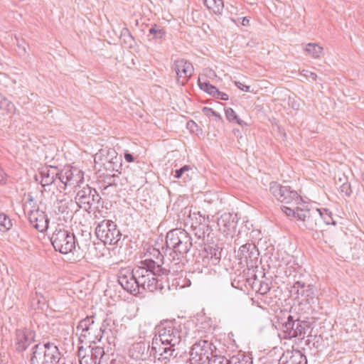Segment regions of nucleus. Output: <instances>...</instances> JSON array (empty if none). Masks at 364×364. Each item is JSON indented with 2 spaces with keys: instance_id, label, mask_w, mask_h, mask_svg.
I'll use <instances>...</instances> for the list:
<instances>
[{
  "instance_id": "nucleus-1",
  "label": "nucleus",
  "mask_w": 364,
  "mask_h": 364,
  "mask_svg": "<svg viewBox=\"0 0 364 364\" xmlns=\"http://www.w3.org/2000/svg\"><path fill=\"white\" fill-rule=\"evenodd\" d=\"M156 260L146 259L139 262L132 269H121L118 274V282L122 287L132 294H143L144 291L154 292L164 289L162 276H166L172 269L163 267L164 257L159 250L153 249Z\"/></svg>"
},
{
  "instance_id": "nucleus-2",
  "label": "nucleus",
  "mask_w": 364,
  "mask_h": 364,
  "mask_svg": "<svg viewBox=\"0 0 364 364\" xmlns=\"http://www.w3.org/2000/svg\"><path fill=\"white\" fill-rule=\"evenodd\" d=\"M186 333L181 331V326L173 323H162L158 328V333L152 340L150 355L161 363L166 364L171 358H175L180 350L182 339Z\"/></svg>"
},
{
  "instance_id": "nucleus-3",
  "label": "nucleus",
  "mask_w": 364,
  "mask_h": 364,
  "mask_svg": "<svg viewBox=\"0 0 364 364\" xmlns=\"http://www.w3.org/2000/svg\"><path fill=\"white\" fill-rule=\"evenodd\" d=\"M166 244L171 252L164 262L172 269L173 272L181 270L182 260L192 247V239L183 229L176 228L166 234Z\"/></svg>"
},
{
  "instance_id": "nucleus-4",
  "label": "nucleus",
  "mask_w": 364,
  "mask_h": 364,
  "mask_svg": "<svg viewBox=\"0 0 364 364\" xmlns=\"http://www.w3.org/2000/svg\"><path fill=\"white\" fill-rule=\"evenodd\" d=\"M95 166L99 165L100 167L103 166L104 169L107 171V176L112 178L118 176L121 173L122 159L118 156L117 151L112 148H106L100 149L95 156Z\"/></svg>"
},
{
  "instance_id": "nucleus-5",
  "label": "nucleus",
  "mask_w": 364,
  "mask_h": 364,
  "mask_svg": "<svg viewBox=\"0 0 364 364\" xmlns=\"http://www.w3.org/2000/svg\"><path fill=\"white\" fill-rule=\"evenodd\" d=\"M50 242L55 251L66 255L76 247L77 240L73 232L58 225L50 237Z\"/></svg>"
},
{
  "instance_id": "nucleus-6",
  "label": "nucleus",
  "mask_w": 364,
  "mask_h": 364,
  "mask_svg": "<svg viewBox=\"0 0 364 364\" xmlns=\"http://www.w3.org/2000/svg\"><path fill=\"white\" fill-rule=\"evenodd\" d=\"M311 328V323L301 320L300 317L289 315L287 320L282 323L281 336L284 339L303 338Z\"/></svg>"
},
{
  "instance_id": "nucleus-7",
  "label": "nucleus",
  "mask_w": 364,
  "mask_h": 364,
  "mask_svg": "<svg viewBox=\"0 0 364 364\" xmlns=\"http://www.w3.org/2000/svg\"><path fill=\"white\" fill-rule=\"evenodd\" d=\"M97 237L105 245H115L122 237L117 225L112 220H103L95 228Z\"/></svg>"
},
{
  "instance_id": "nucleus-8",
  "label": "nucleus",
  "mask_w": 364,
  "mask_h": 364,
  "mask_svg": "<svg viewBox=\"0 0 364 364\" xmlns=\"http://www.w3.org/2000/svg\"><path fill=\"white\" fill-rule=\"evenodd\" d=\"M269 191L281 203L299 205L302 200L301 197L296 191L291 190L289 186H282L276 181L269 183Z\"/></svg>"
},
{
  "instance_id": "nucleus-9",
  "label": "nucleus",
  "mask_w": 364,
  "mask_h": 364,
  "mask_svg": "<svg viewBox=\"0 0 364 364\" xmlns=\"http://www.w3.org/2000/svg\"><path fill=\"white\" fill-rule=\"evenodd\" d=\"M212 343L205 340H200L193 345L190 351L191 364H206L213 355Z\"/></svg>"
},
{
  "instance_id": "nucleus-10",
  "label": "nucleus",
  "mask_w": 364,
  "mask_h": 364,
  "mask_svg": "<svg viewBox=\"0 0 364 364\" xmlns=\"http://www.w3.org/2000/svg\"><path fill=\"white\" fill-rule=\"evenodd\" d=\"M191 220V229L196 237L198 239L209 237L212 232L209 216L203 215L198 212L193 213Z\"/></svg>"
},
{
  "instance_id": "nucleus-11",
  "label": "nucleus",
  "mask_w": 364,
  "mask_h": 364,
  "mask_svg": "<svg viewBox=\"0 0 364 364\" xmlns=\"http://www.w3.org/2000/svg\"><path fill=\"white\" fill-rule=\"evenodd\" d=\"M80 364H101V359L105 355V350L101 346H89L85 348L80 346L77 351Z\"/></svg>"
},
{
  "instance_id": "nucleus-12",
  "label": "nucleus",
  "mask_w": 364,
  "mask_h": 364,
  "mask_svg": "<svg viewBox=\"0 0 364 364\" xmlns=\"http://www.w3.org/2000/svg\"><path fill=\"white\" fill-rule=\"evenodd\" d=\"M59 181L65 187H80L84 182V173L77 168H65L60 171Z\"/></svg>"
},
{
  "instance_id": "nucleus-13",
  "label": "nucleus",
  "mask_w": 364,
  "mask_h": 364,
  "mask_svg": "<svg viewBox=\"0 0 364 364\" xmlns=\"http://www.w3.org/2000/svg\"><path fill=\"white\" fill-rule=\"evenodd\" d=\"M76 203L81 208L87 209L95 203H100L101 197L95 189L88 185L77 192L75 198Z\"/></svg>"
},
{
  "instance_id": "nucleus-14",
  "label": "nucleus",
  "mask_w": 364,
  "mask_h": 364,
  "mask_svg": "<svg viewBox=\"0 0 364 364\" xmlns=\"http://www.w3.org/2000/svg\"><path fill=\"white\" fill-rule=\"evenodd\" d=\"M297 219L302 221L303 225L311 231L316 232L321 227V215L318 209L299 210Z\"/></svg>"
},
{
  "instance_id": "nucleus-15",
  "label": "nucleus",
  "mask_w": 364,
  "mask_h": 364,
  "mask_svg": "<svg viewBox=\"0 0 364 364\" xmlns=\"http://www.w3.org/2000/svg\"><path fill=\"white\" fill-rule=\"evenodd\" d=\"M176 74L177 82L184 85L193 73V66L188 60L180 58L174 60L172 67Z\"/></svg>"
},
{
  "instance_id": "nucleus-16",
  "label": "nucleus",
  "mask_w": 364,
  "mask_h": 364,
  "mask_svg": "<svg viewBox=\"0 0 364 364\" xmlns=\"http://www.w3.org/2000/svg\"><path fill=\"white\" fill-rule=\"evenodd\" d=\"M290 291L296 296V298L299 300L301 304H309L315 298L314 287L310 284H306L301 281L296 282L291 287Z\"/></svg>"
},
{
  "instance_id": "nucleus-17",
  "label": "nucleus",
  "mask_w": 364,
  "mask_h": 364,
  "mask_svg": "<svg viewBox=\"0 0 364 364\" xmlns=\"http://www.w3.org/2000/svg\"><path fill=\"white\" fill-rule=\"evenodd\" d=\"M217 224L219 231L226 237H233L237 228L236 215L230 213H224L218 218Z\"/></svg>"
},
{
  "instance_id": "nucleus-18",
  "label": "nucleus",
  "mask_w": 364,
  "mask_h": 364,
  "mask_svg": "<svg viewBox=\"0 0 364 364\" xmlns=\"http://www.w3.org/2000/svg\"><path fill=\"white\" fill-rule=\"evenodd\" d=\"M36 332L28 328L16 331L15 345L18 352H23L36 341Z\"/></svg>"
},
{
  "instance_id": "nucleus-19",
  "label": "nucleus",
  "mask_w": 364,
  "mask_h": 364,
  "mask_svg": "<svg viewBox=\"0 0 364 364\" xmlns=\"http://www.w3.org/2000/svg\"><path fill=\"white\" fill-rule=\"evenodd\" d=\"M28 220L31 225L41 232H44L48 228L49 220L45 212L41 210L38 207L29 210Z\"/></svg>"
},
{
  "instance_id": "nucleus-20",
  "label": "nucleus",
  "mask_w": 364,
  "mask_h": 364,
  "mask_svg": "<svg viewBox=\"0 0 364 364\" xmlns=\"http://www.w3.org/2000/svg\"><path fill=\"white\" fill-rule=\"evenodd\" d=\"M259 251L255 244L246 243L242 245L237 252L238 258L245 262L247 265L255 263L259 256Z\"/></svg>"
},
{
  "instance_id": "nucleus-21",
  "label": "nucleus",
  "mask_w": 364,
  "mask_h": 364,
  "mask_svg": "<svg viewBox=\"0 0 364 364\" xmlns=\"http://www.w3.org/2000/svg\"><path fill=\"white\" fill-rule=\"evenodd\" d=\"M221 253L218 248L205 247L200 253L199 258L202 259V264L204 267L217 264L220 259Z\"/></svg>"
},
{
  "instance_id": "nucleus-22",
  "label": "nucleus",
  "mask_w": 364,
  "mask_h": 364,
  "mask_svg": "<svg viewBox=\"0 0 364 364\" xmlns=\"http://www.w3.org/2000/svg\"><path fill=\"white\" fill-rule=\"evenodd\" d=\"M279 364H307V359L300 350H287L280 357Z\"/></svg>"
},
{
  "instance_id": "nucleus-23",
  "label": "nucleus",
  "mask_w": 364,
  "mask_h": 364,
  "mask_svg": "<svg viewBox=\"0 0 364 364\" xmlns=\"http://www.w3.org/2000/svg\"><path fill=\"white\" fill-rule=\"evenodd\" d=\"M45 364H58L60 360L58 348L53 343H44Z\"/></svg>"
},
{
  "instance_id": "nucleus-24",
  "label": "nucleus",
  "mask_w": 364,
  "mask_h": 364,
  "mask_svg": "<svg viewBox=\"0 0 364 364\" xmlns=\"http://www.w3.org/2000/svg\"><path fill=\"white\" fill-rule=\"evenodd\" d=\"M59 173L60 172L55 166H50L49 168H46L42 170L41 172V183L42 186H46L54 183L56 178L59 179Z\"/></svg>"
},
{
  "instance_id": "nucleus-25",
  "label": "nucleus",
  "mask_w": 364,
  "mask_h": 364,
  "mask_svg": "<svg viewBox=\"0 0 364 364\" xmlns=\"http://www.w3.org/2000/svg\"><path fill=\"white\" fill-rule=\"evenodd\" d=\"M44 344H36L31 350L30 364H45Z\"/></svg>"
},
{
  "instance_id": "nucleus-26",
  "label": "nucleus",
  "mask_w": 364,
  "mask_h": 364,
  "mask_svg": "<svg viewBox=\"0 0 364 364\" xmlns=\"http://www.w3.org/2000/svg\"><path fill=\"white\" fill-rule=\"evenodd\" d=\"M207 9L215 15H220L223 11V0H202Z\"/></svg>"
},
{
  "instance_id": "nucleus-27",
  "label": "nucleus",
  "mask_w": 364,
  "mask_h": 364,
  "mask_svg": "<svg viewBox=\"0 0 364 364\" xmlns=\"http://www.w3.org/2000/svg\"><path fill=\"white\" fill-rule=\"evenodd\" d=\"M305 51L313 58H318L323 52V48L317 43H309L305 47Z\"/></svg>"
},
{
  "instance_id": "nucleus-28",
  "label": "nucleus",
  "mask_w": 364,
  "mask_h": 364,
  "mask_svg": "<svg viewBox=\"0 0 364 364\" xmlns=\"http://www.w3.org/2000/svg\"><path fill=\"white\" fill-rule=\"evenodd\" d=\"M46 304V299L43 295L36 291L31 299V306L34 309H43Z\"/></svg>"
},
{
  "instance_id": "nucleus-29",
  "label": "nucleus",
  "mask_w": 364,
  "mask_h": 364,
  "mask_svg": "<svg viewBox=\"0 0 364 364\" xmlns=\"http://www.w3.org/2000/svg\"><path fill=\"white\" fill-rule=\"evenodd\" d=\"M146 351V346L144 343H136L132 346V348L130 350L132 353V356L134 357L136 359H141L143 360L144 355Z\"/></svg>"
},
{
  "instance_id": "nucleus-30",
  "label": "nucleus",
  "mask_w": 364,
  "mask_h": 364,
  "mask_svg": "<svg viewBox=\"0 0 364 364\" xmlns=\"http://www.w3.org/2000/svg\"><path fill=\"white\" fill-rule=\"evenodd\" d=\"M198 85L202 90L206 92L212 96H215V92H218V88L216 87L211 85L208 81H202L200 77L198 78Z\"/></svg>"
},
{
  "instance_id": "nucleus-31",
  "label": "nucleus",
  "mask_w": 364,
  "mask_h": 364,
  "mask_svg": "<svg viewBox=\"0 0 364 364\" xmlns=\"http://www.w3.org/2000/svg\"><path fill=\"white\" fill-rule=\"evenodd\" d=\"M252 362L248 356L243 353H238L230 358V364H252Z\"/></svg>"
},
{
  "instance_id": "nucleus-32",
  "label": "nucleus",
  "mask_w": 364,
  "mask_h": 364,
  "mask_svg": "<svg viewBox=\"0 0 364 364\" xmlns=\"http://www.w3.org/2000/svg\"><path fill=\"white\" fill-rule=\"evenodd\" d=\"M0 109L6 110L9 113H13L15 112L16 107L12 102L5 97H1Z\"/></svg>"
},
{
  "instance_id": "nucleus-33",
  "label": "nucleus",
  "mask_w": 364,
  "mask_h": 364,
  "mask_svg": "<svg viewBox=\"0 0 364 364\" xmlns=\"http://www.w3.org/2000/svg\"><path fill=\"white\" fill-rule=\"evenodd\" d=\"M94 317L92 316H87L86 318L82 319L76 328L78 329H91L93 330V324H94Z\"/></svg>"
},
{
  "instance_id": "nucleus-34",
  "label": "nucleus",
  "mask_w": 364,
  "mask_h": 364,
  "mask_svg": "<svg viewBox=\"0 0 364 364\" xmlns=\"http://www.w3.org/2000/svg\"><path fill=\"white\" fill-rule=\"evenodd\" d=\"M93 330L85 328L78 329L76 328V334L78 336L79 341L82 343L85 341L88 340L89 342H92V336H90L91 331Z\"/></svg>"
},
{
  "instance_id": "nucleus-35",
  "label": "nucleus",
  "mask_w": 364,
  "mask_h": 364,
  "mask_svg": "<svg viewBox=\"0 0 364 364\" xmlns=\"http://www.w3.org/2000/svg\"><path fill=\"white\" fill-rule=\"evenodd\" d=\"M11 220L4 213H0V230L6 232L12 227Z\"/></svg>"
},
{
  "instance_id": "nucleus-36",
  "label": "nucleus",
  "mask_w": 364,
  "mask_h": 364,
  "mask_svg": "<svg viewBox=\"0 0 364 364\" xmlns=\"http://www.w3.org/2000/svg\"><path fill=\"white\" fill-rule=\"evenodd\" d=\"M321 215V224L323 222L326 225L334 224L331 213L327 209H318Z\"/></svg>"
},
{
  "instance_id": "nucleus-37",
  "label": "nucleus",
  "mask_w": 364,
  "mask_h": 364,
  "mask_svg": "<svg viewBox=\"0 0 364 364\" xmlns=\"http://www.w3.org/2000/svg\"><path fill=\"white\" fill-rule=\"evenodd\" d=\"M149 34H152L154 36L155 38L161 39L165 35V31L161 26L154 24L151 26V28L149 30Z\"/></svg>"
},
{
  "instance_id": "nucleus-38",
  "label": "nucleus",
  "mask_w": 364,
  "mask_h": 364,
  "mask_svg": "<svg viewBox=\"0 0 364 364\" xmlns=\"http://www.w3.org/2000/svg\"><path fill=\"white\" fill-rule=\"evenodd\" d=\"M292 207H287L284 206L282 208V211L289 217L293 216L297 218V213L299 210H303L298 207V205H291Z\"/></svg>"
},
{
  "instance_id": "nucleus-39",
  "label": "nucleus",
  "mask_w": 364,
  "mask_h": 364,
  "mask_svg": "<svg viewBox=\"0 0 364 364\" xmlns=\"http://www.w3.org/2000/svg\"><path fill=\"white\" fill-rule=\"evenodd\" d=\"M208 364H230V359H228L224 356L212 355Z\"/></svg>"
},
{
  "instance_id": "nucleus-40",
  "label": "nucleus",
  "mask_w": 364,
  "mask_h": 364,
  "mask_svg": "<svg viewBox=\"0 0 364 364\" xmlns=\"http://www.w3.org/2000/svg\"><path fill=\"white\" fill-rule=\"evenodd\" d=\"M26 197H27V198H26V203L24 205V210L25 211L28 210L29 212L30 210L36 209V202H35L33 196H31V194L28 193Z\"/></svg>"
},
{
  "instance_id": "nucleus-41",
  "label": "nucleus",
  "mask_w": 364,
  "mask_h": 364,
  "mask_svg": "<svg viewBox=\"0 0 364 364\" xmlns=\"http://www.w3.org/2000/svg\"><path fill=\"white\" fill-rule=\"evenodd\" d=\"M225 116L230 122L235 121V119H237L238 117L232 108H228L225 109Z\"/></svg>"
},
{
  "instance_id": "nucleus-42",
  "label": "nucleus",
  "mask_w": 364,
  "mask_h": 364,
  "mask_svg": "<svg viewBox=\"0 0 364 364\" xmlns=\"http://www.w3.org/2000/svg\"><path fill=\"white\" fill-rule=\"evenodd\" d=\"M300 74L306 77V79H311L315 81L317 78V75L315 73L309 71L308 70H303Z\"/></svg>"
},
{
  "instance_id": "nucleus-43",
  "label": "nucleus",
  "mask_w": 364,
  "mask_h": 364,
  "mask_svg": "<svg viewBox=\"0 0 364 364\" xmlns=\"http://www.w3.org/2000/svg\"><path fill=\"white\" fill-rule=\"evenodd\" d=\"M270 290V287L267 282H260L258 292L260 294L264 295L267 294Z\"/></svg>"
},
{
  "instance_id": "nucleus-44",
  "label": "nucleus",
  "mask_w": 364,
  "mask_h": 364,
  "mask_svg": "<svg viewBox=\"0 0 364 364\" xmlns=\"http://www.w3.org/2000/svg\"><path fill=\"white\" fill-rule=\"evenodd\" d=\"M341 191L342 193H344L346 196H350L352 193L350 185L348 183H343L341 186Z\"/></svg>"
},
{
  "instance_id": "nucleus-45",
  "label": "nucleus",
  "mask_w": 364,
  "mask_h": 364,
  "mask_svg": "<svg viewBox=\"0 0 364 364\" xmlns=\"http://www.w3.org/2000/svg\"><path fill=\"white\" fill-rule=\"evenodd\" d=\"M203 112L206 115V116H208V117H210V116H215V117H218L220 118V116L219 114H218L216 112H215L212 108H209V107H204L203 109Z\"/></svg>"
},
{
  "instance_id": "nucleus-46",
  "label": "nucleus",
  "mask_w": 364,
  "mask_h": 364,
  "mask_svg": "<svg viewBox=\"0 0 364 364\" xmlns=\"http://www.w3.org/2000/svg\"><path fill=\"white\" fill-rule=\"evenodd\" d=\"M189 169H190V166L188 165H185L183 167H181V168L177 169L175 171V176H174L175 178H180L181 177V176L183 175V173L185 171H188Z\"/></svg>"
},
{
  "instance_id": "nucleus-47",
  "label": "nucleus",
  "mask_w": 364,
  "mask_h": 364,
  "mask_svg": "<svg viewBox=\"0 0 364 364\" xmlns=\"http://www.w3.org/2000/svg\"><path fill=\"white\" fill-rule=\"evenodd\" d=\"M235 85L237 88L244 92H250V87L248 85H245L239 81H235Z\"/></svg>"
},
{
  "instance_id": "nucleus-48",
  "label": "nucleus",
  "mask_w": 364,
  "mask_h": 364,
  "mask_svg": "<svg viewBox=\"0 0 364 364\" xmlns=\"http://www.w3.org/2000/svg\"><path fill=\"white\" fill-rule=\"evenodd\" d=\"M215 97L218 99L225 100V101H226L229 99V97L226 93L222 92L219 91L218 90V92H215Z\"/></svg>"
},
{
  "instance_id": "nucleus-49",
  "label": "nucleus",
  "mask_w": 364,
  "mask_h": 364,
  "mask_svg": "<svg viewBox=\"0 0 364 364\" xmlns=\"http://www.w3.org/2000/svg\"><path fill=\"white\" fill-rule=\"evenodd\" d=\"M108 320L106 319L103 321L101 327H100V331L102 332L101 338H102L103 336L107 334V328L106 327V325L107 324Z\"/></svg>"
},
{
  "instance_id": "nucleus-50",
  "label": "nucleus",
  "mask_w": 364,
  "mask_h": 364,
  "mask_svg": "<svg viewBox=\"0 0 364 364\" xmlns=\"http://www.w3.org/2000/svg\"><path fill=\"white\" fill-rule=\"evenodd\" d=\"M124 159L127 162H129V163L134 161V156L129 153H125Z\"/></svg>"
},
{
  "instance_id": "nucleus-51",
  "label": "nucleus",
  "mask_w": 364,
  "mask_h": 364,
  "mask_svg": "<svg viewBox=\"0 0 364 364\" xmlns=\"http://www.w3.org/2000/svg\"><path fill=\"white\" fill-rule=\"evenodd\" d=\"M117 184L114 182L109 183V185L106 186L103 189V193H105L107 191H108L110 188L116 187Z\"/></svg>"
},
{
  "instance_id": "nucleus-52",
  "label": "nucleus",
  "mask_w": 364,
  "mask_h": 364,
  "mask_svg": "<svg viewBox=\"0 0 364 364\" xmlns=\"http://www.w3.org/2000/svg\"><path fill=\"white\" fill-rule=\"evenodd\" d=\"M127 43L129 44V46L132 47V43L134 42L133 37L129 33H127Z\"/></svg>"
},
{
  "instance_id": "nucleus-53",
  "label": "nucleus",
  "mask_w": 364,
  "mask_h": 364,
  "mask_svg": "<svg viewBox=\"0 0 364 364\" xmlns=\"http://www.w3.org/2000/svg\"><path fill=\"white\" fill-rule=\"evenodd\" d=\"M235 122L240 124V126L243 127L245 125H247L246 122H245L243 120L240 119L238 117H237V119H235Z\"/></svg>"
},
{
  "instance_id": "nucleus-54",
  "label": "nucleus",
  "mask_w": 364,
  "mask_h": 364,
  "mask_svg": "<svg viewBox=\"0 0 364 364\" xmlns=\"http://www.w3.org/2000/svg\"><path fill=\"white\" fill-rule=\"evenodd\" d=\"M5 179V173L4 171L0 168V183L4 182Z\"/></svg>"
},
{
  "instance_id": "nucleus-55",
  "label": "nucleus",
  "mask_w": 364,
  "mask_h": 364,
  "mask_svg": "<svg viewBox=\"0 0 364 364\" xmlns=\"http://www.w3.org/2000/svg\"><path fill=\"white\" fill-rule=\"evenodd\" d=\"M188 128H192L193 126H196V124L193 121H189L187 124Z\"/></svg>"
},
{
  "instance_id": "nucleus-56",
  "label": "nucleus",
  "mask_w": 364,
  "mask_h": 364,
  "mask_svg": "<svg viewBox=\"0 0 364 364\" xmlns=\"http://www.w3.org/2000/svg\"><path fill=\"white\" fill-rule=\"evenodd\" d=\"M249 19L247 18V17H245L243 19H242V25L243 26H247L249 24Z\"/></svg>"
},
{
  "instance_id": "nucleus-57",
  "label": "nucleus",
  "mask_w": 364,
  "mask_h": 364,
  "mask_svg": "<svg viewBox=\"0 0 364 364\" xmlns=\"http://www.w3.org/2000/svg\"><path fill=\"white\" fill-rule=\"evenodd\" d=\"M109 364H120V363L115 359H112Z\"/></svg>"
},
{
  "instance_id": "nucleus-58",
  "label": "nucleus",
  "mask_w": 364,
  "mask_h": 364,
  "mask_svg": "<svg viewBox=\"0 0 364 364\" xmlns=\"http://www.w3.org/2000/svg\"><path fill=\"white\" fill-rule=\"evenodd\" d=\"M238 132H239V129H237V132L234 131V134H237Z\"/></svg>"
},
{
  "instance_id": "nucleus-59",
  "label": "nucleus",
  "mask_w": 364,
  "mask_h": 364,
  "mask_svg": "<svg viewBox=\"0 0 364 364\" xmlns=\"http://www.w3.org/2000/svg\"><path fill=\"white\" fill-rule=\"evenodd\" d=\"M238 132H239V129H237V132L234 131V134H237Z\"/></svg>"
},
{
  "instance_id": "nucleus-60",
  "label": "nucleus",
  "mask_w": 364,
  "mask_h": 364,
  "mask_svg": "<svg viewBox=\"0 0 364 364\" xmlns=\"http://www.w3.org/2000/svg\"><path fill=\"white\" fill-rule=\"evenodd\" d=\"M238 132H239V129H237V132L234 131V134H237Z\"/></svg>"
}]
</instances>
